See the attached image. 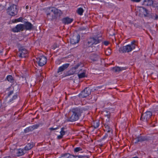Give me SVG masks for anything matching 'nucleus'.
<instances>
[{
    "mask_svg": "<svg viewBox=\"0 0 158 158\" xmlns=\"http://www.w3.org/2000/svg\"><path fill=\"white\" fill-rule=\"evenodd\" d=\"M84 109L80 107L72 109L70 110L69 114L71 116L67 119L68 121L74 122L77 120L83 113Z\"/></svg>",
    "mask_w": 158,
    "mask_h": 158,
    "instance_id": "1",
    "label": "nucleus"
},
{
    "mask_svg": "<svg viewBox=\"0 0 158 158\" xmlns=\"http://www.w3.org/2000/svg\"><path fill=\"white\" fill-rule=\"evenodd\" d=\"M101 36L99 35L92 37H90L87 41L83 42V48H85L91 47L92 48L94 44H96L101 42Z\"/></svg>",
    "mask_w": 158,
    "mask_h": 158,
    "instance_id": "2",
    "label": "nucleus"
},
{
    "mask_svg": "<svg viewBox=\"0 0 158 158\" xmlns=\"http://www.w3.org/2000/svg\"><path fill=\"white\" fill-rule=\"evenodd\" d=\"M19 8L15 5L12 4L10 5L7 9L8 14L11 16H14L18 13Z\"/></svg>",
    "mask_w": 158,
    "mask_h": 158,
    "instance_id": "3",
    "label": "nucleus"
},
{
    "mask_svg": "<svg viewBox=\"0 0 158 158\" xmlns=\"http://www.w3.org/2000/svg\"><path fill=\"white\" fill-rule=\"evenodd\" d=\"M152 115V114L151 111H147L142 114L140 119L143 121L147 122L148 121L151 119Z\"/></svg>",
    "mask_w": 158,
    "mask_h": 158,
    "instance_id": "4",
    "label": "nucleus"
},
{
    "mask_svg": "<svg viewBox=\"0 0 158 158\" xmlns=\"http://www.w3.org/2000/svg\"><path fill=\"white\" fill-rule=\"evenodd\" d=\"M36 62L39 66H42L47 63V58L44 56H41L36 58Z\"/></svg>",
    "mask_w": 158,
    "mask_h": 158,
    "instance_id": "5",
    "label": "nucleus"
},
{
    "mask_svg": "<svg viewBox=\"0 0 158 158\" xmlns=\"http://www.w3.org/2000/svg\"><path fill=\"white\" fill-rule=\"evenodd\" d=\"M17 55L20 58L26 57L28 55V51L23 47H21L19 49Z\"/></svg>",
    "mask_w": 158,
    "mask_h": 158,
    "instance_id": "6",
    "label": "nucleus"
},
{
    "mask_svg": "<svg viewBox=\"0 0 158 158\" xmlns=\"http://www.w3.org/2000/svg\"><path fill=\"white\" fill-rule=\"evenodd\" d=\"M134 49V48L129 44L125 46L121 47L119 49V51L123 53L129 52Z\"/></svg>",
    "mask_w": 158,
    "mask_h": 158,
    "instance_id": "7",
    "label": "nucleus"
},
{
    "mask_svg": "<svg viewBox=\"0 0 158 158\" xmlns=\"http://www.w3.org/2000/svg\"><path fill=\"white\" fill-rule=\"evenodd\" d=\"M91 93V89L88 87H86L78 95V96L80 98H84L88 96Z\"/></svg>",
    "mask_w": 158,
    "mask_h": 158,
    "instance_id": "8",
    "label": "nucleus"
},
{
    "mask_svg": "<svg viewBox=\"0 0 158 158\" xmlns=\"http://www.w3.org/2000/svg\"><path fill=\"white\" fill-rule=\"evenodd\" d=\"M52 11L53 12L56 19L59 18L63 14V12L60 10L54 7H51Z\"/></svg>",
    "mask_w": 158,
    "mask_h": 158,
    "instance_id": "9",
    "label": "nucleus"
},
{
    "mask_svg": "<svg viewBox=\"0 0 158 158\" xmlns=\"http://www.w3.org/2000/svg\"><path fill=\"white\" fill-rule=\"evenodd\" d=\"M99 59V56L96 53L91 54L89 56L90 62L91 63L97 61H98Z\"/></svg>",
    "mask_w": 158,
    "mask_h": 158,
    "instance_id": "10",
    "label": "nucleus"
},
{
    "mask_svg": "<svg viewBox=\"0 0 158 158\" xmlns=\"http://www.w3.org/2000/svg\"><path fill=\"white\" fill-rule=\"evenodd\" d=\"M51 7L49 8L48 10L47 13V18L49 19L52 20L54 19H56L54 17V15L52 11Z\"/></svg>",
    "mask_w": 158,
    "mask_h": 158,
    "instance_id": "11",
    "label": "nucleus"
},
{
    "mask_svg": "<svg viewBox=\"0 0 158 158\" xmlns=\"http://www.w3.org/2000/svg\"><path fill=\"white\" fill-rule=\"evenodd\" d=\"M24 24H23L18 25L15 27L13 28L12 29V31L14 32L23 31L24 29Z\"/></svg>",
    "mask_w": 158,
    "mask_h": 158,
    "instance_id": "12",
    "label": "nucleus"
},
{
    "mask_svg": "<svg viewBox=\"0 0 158 158\" xmlns=\"http://www.w3.org/2000/svg\"><path fill=\"white\" fill-rule=\"evenodd\" d=\"M80 39L79 35H78L76 36H73L70 39V43L71 44H75L79 41Z\"/></svg>",
    "mask_w": 158,
    "mask_h": 158,
    "instance_id": "13",
    "label": "nucleus"
},
{
    "mask_svg": "<svg viewBox=\"0 0 158 158\" xmlns=\"http://www.w3.org/2000/svg\"><path fill=\"white\" fill-rule=\"evenodd\" d=\"M144 4L148 6L152 5L154 7H156L157 9H158V6H157V4L153 3L152 0H144L143 1Z\"/></svg>",
    "mask_w": 158,
    "mask_h": 158,
    "instance_id": "14",
    "label": "nucleus"
},
{
    "mask_svg": "<svg viewBox=\"0 0 158 158\" xmlns=\"http://www.w3.org/2000/svg\"><path fill=\"white\" fill-rule=\"evenodd\" d=\"M139 10L140 15H143L145 17L147 16L149 14L148 10L144 7H140Z\"/></svg>",
    "mask_w": 158,
    "mask_h": 158,
    "instance_id": "15",
    "label": "nucleus"
},
{
    "mask_svg": "<svg viewBox=\"0 0 158 158\" xmlns=\"http://www.w3.org/2000/svg\"><path fill=\"white\" fill-rule=\"evenodd\" d=\"M69 64L67 63L63 65L62 66L59 67L58 69L57 73H59L60 72L63 71L66 69L69 66Z\"/></svg>",
    "mask_w": 158,
    "mask_h": 158,
    "instance_id": "16",
    "label": "nucleus"
},
{
    "mask_svg": "<svg viewBox=\"0 0 158 158\" xmlns=\"http://www.w3.org/2000/svg\"><path fill=\"white\" fill-rule=\"evenodd\" d=\"M24 25V28L26 30H31L33 28V25L28 22H26Z\"/></svg>",
    "mask_w": 158,
    "mask_h": 158,
    "instance_id": "17",
    "label": "nucleus"
},
{
    "mask_svg": "<svg viewBox=\"0 0 158 158\" xmlns=\"http://www.w3.org/2000/svg\"><path fill=\"white\" fill-rule=\"evenodd\" d=\"M138 137V141L139 142H142L144 141H148L150 139L149 137L145 136H141L139 135L137 136Z\"/></svg>",
    "mask_w": 158,
    "mask_h": 158,
    "instance_id": "18",
    "label": "nucleus"
},
{
    "mask_svg": "<svg viewBox=\"0 0 158 158\" xmlns=\"http://www.w3.org/2000/svg\"><path fill=\"white\" fill-rule=\"evenodd\" d=\"M73 19L69 17H66L62 19V21L65 24L70 23L73 21Z\"/></svg>",
    "mask_w": 158,
    "mask_h": 158,
    "instance_id": "19",
    "label": "nucleus"
},
{
    "mask_svg": "<svg viewBox=\"0 0 158 158\" xmlns=\"http://www.w3.org/2000/svg\"><path fill=\"white\" fill-rule=\"evenodd\" d=\"M74 156L69 153H65L62 154L59 158H73Z\"/></svg>",
    "mask_w": 158,
    "mask_h": 158,
    "instance_id": "20",
    "label": "nucleus"
},
{
    "mask_svg": "<svg viewBox=\"0 0 158 158\" xmlns=\"http://www.w3.org/2000/svg\"><path fill=\"white\" fill-rule=\"evenodd\" d=\"M127 69L126 67H116L113 68V70L115 72H120L121 71L126 70Z\"/></svg>",
    "mask_w": 158,
    "mask_h": 158,
    "instance_id": "21",
    "label": "nucleus"
},
{
    "mask_svg": "<svg viewBox=\"0 0 158 158\" xmlns=\"http://www.w3.org/2000/svg\"><path fill=\"white\" fill-rule=\"evenodd\" d=\"M103 114L107 118L106 120L107 122H109V119L110 116V112L109 111H104L103 112Z\"/></svg>",
    "mask_w": 158,
    "mask_h": 158,
    "instance_id": "22",
    "label": "nucleus"
},
{
    "mask_svg": "<svg viewBox=\"0 0 158 158\" xmlns=\"http://www.w3.org/2000/svg\"><path fill=\"white\" fill-rule=\"evenodd\" d=\"M34 145L35 144L33 143H28L25 147L24 149L27 151L29 150L32 148Z\"/></svg>",
    "mask_w": 158,
    "mask_h": 158,
    "instance_id": "23",
    "label": "nucleus"
},
{
    "mask_svg": "<svg viewBox=\"0 0 158 158\" xmlns=\"http://www.w3.org/2000/svg\"><path fill=\"white\" fill-rule=\"evenodd\" d=\"M104 126L105 127L104 130L105 131H106L107 133H110L111 132V134L112 133V129L110 127L108 124H105L104 125Z\"/></svg>",
    "mask_w": 158,
    "mask_h": 158,
    "instance_id": "24",
    "label": "nucleus"
},
{
    "mask_svg": "<svg viewBox=\"0 0 158 158\" xmlns=\"http://www.w3.org/2000/svg\"><path fill=\"white\" fill-rule=\"evenodd\" d=\"M99 121L97 120L93 122L92 126H93L94 128L96 129L98 127L99 125Z\"/></svg>",
    "mask_w": 158,
    "mask_h": 158,
    "instance_id": "25",
    "label": "nucleus"
},
{
    "mask_svg": "<svg viewBox=\"0 0 158 158\" xmlns=\"http://www.w3.org/2000/svg\"><path fill=\"white\" fill-rule=\"evenodd\" d=\"M23 149H19L16 153L17 156H22L24 154V152Z\"/></svg>",
    "mask_w": 158,
    "mask_h": 158,
    "instance_id": "26",
    "label": "nucleus"
},
{
    "mask_svg": "<svg viewBox=\"0 0 158 158\" xmlns=\"http://www.w3.org/2000/svg\"><path fill=\"white\" fill-rule=\"evenodd\" d=\"M6 79L8 81L11 83H13L14 81V80L13 77L11 75H8L6 77Z\"/></svg>",
    "mask_w": 158,
    "mask_h": 158,
    "instance_id": "27",
    "label": "nucleus"
},
{
    "mask_svg": "<svg viewBox=\"0 0 158 158\" xmlns=\"http://www.w3.org/2000/svg\"><path fill=\"white\" fill-rule=\"evenodd\" d=\"M18 96L17 93H15L13 96L12 98L10 99L9 102H14L13 101L17 98Z\"/></svg>",
    "mask_w": 158,
    "mask_h": 158,
    "instance_id": "28",
    "label": "nucleus"
},
{
    "mask_svg": "<svg viewBox=\"0 0 158 158\" xmlns=\"http://www.w3.org/2000/svg\"><path fill=\"white\" fill-rule=\"evenodd\" d=\"M84 10L82 8H78L77 11V13L80 15H81L84 12Z\"/></svg>",
    "mask_w": 158,
    "mask_h": 158,
    "instance_id": "29",
    "label": "nucleus"
},
{
    "mask_svg": "<svg viewBox=\"0 0 158 158\" xmlns=\"http://www.w3.org/2000/svg\"><path fill=\"white\" fill-rule=\"evenodd\" d=\"M105 53L106 55L109 56L111 53V50L109 48H108L105 51Z\"/></svg>",
    "mask_w": 158,
    "mask_h": 158,
    "instance_id": "30",
    "label": "nucleus"
},
{
    "mask_svg": "<svg viewBox=\"0 0 158 158\" xmlns=\"http://www.w3.org/2000/svg\"><path fill=\"white\" fill-rule=\"evenodd\" d=\"M134 49L135 48V47L137 46V44H136V41L135 40L132 41L131 44H129Z\"/></svg>",
    "mask_w": 158,
    "mask_h": 158,
    "instance_id": "31",
    "label": "nucleus"
},
{
    "mask_svg": "<svg viewBox=\"0 0 158 158\" xmlns=\"http://www.w3.org/2000/svg\"><path fill=\"white\" fill-rule=\"evenodd\" d=\"M33 130V128H32V126H31L29 127L28 128H26L24 130V131L25 132H27L32 131Z\"/></svg>",
    "mask_w": 158,
    "mask_h": 158,
    "instance_id": "32",
    "label": "nucleus"
},
{
    "mask_svg": "<svg viewBox=\"0 0 158 158\" xmlns=\"http://www.w3.org/2000/svg\"><path fill=\"white\" fill-rule=\"evenodd\" d=\"M33 130V128H32V126H31L29 127L28 128H26L24 130V131L25 132H27L32 131Z\"/></svg>",
    "mask_w": 158,
    "mask_h": 158,
    "instance_id": "33",
    "label": "nucleus"
},
{
    "mask_svg": "<svg viewBox=\"0 0 158 158\" xmlns=\"http://www.w3.org/2000/svg\"><path fill=\"white\" fill-rule=\"evenodd\" d=\"M14 94V90H10L9 91L7 94V97H10Z\"/></svg>",
    "mask_w": 158,
    "mask_h": 158,
    "instance_id": "34",
    "label": "nucleus"
},
{
    "mask_svg": "<svg viewBox=\"0 0 158 158\" xmlns=\"http://www.w3.org/2000/svg\"><path fill=\"white\" fill-rule=\"evenodd\" d=\"M85 73L83 72L82 73H81L80 74H78V76L79 78H81L83 77H85Z\"/></svg>",
    "mask_w": 158,
    "mask_h": 158,
    "instance_id": "35",
    "label": "nucleus"
},
{
    "mask_svg": "<svg viewBox=\"0 0 158 158\" xmlns=\"http://www.w3.org/2000/svg\"><path fill=\"white\" fill-rule=\"evenodd\" d=\"M65 128L64 127H62L61 128V130L60 132V134L61 135H62L63 136L64 135L65 133V131H64Z\"/></svg>",
    "mask_w": 158,
    "mask_h": 158,
    "instance_id": "36",
    "label": "nucleus"
},
{
    "mask_svg": "<svg viewBox=\"0 0 158 158\" xmlns=\"http://www.w3.org/2000/svg\"><path fill=\"white\" fill-rule=\"evenodd\" d=\"M82 150V148L80 147H77L74 149V151L75 152H77Z\"/></svg>",
    "mask_w": 158,
    "mask_h": 158,
    "instance_id": "37",
    "label": "nucleus"
},
{
    "mask_svg": "<svg viewBox=\"0 0 158 158\" xmlns=\"http://www.w3.org/2000/svg\"><path fill=\"white\" fill-rule=\"evenodd\" d=\"M22 20H23V18L22 17H20L17 19H15V22L16 23L17 22H22Z\"/></svg>",
    "mask_w": 158,
    "mask_h": 158,
    "instance_id": "38",
    "label": "nucleus"
},
{
    "mask_svg": "<svg viewBox=\"0 0 158 158\" xmlns=\"http://www.w3.org/2000/svg\"><path fill=\"white\" fill-rule=\"evenodd\" d=\"M40 124H35L34 125L32 126V128H33V130L37 128L40 126Z\"/></svg>",
    "mask_w": 158,
    "mask_h": 158,
    "instance_id": "39",
    "label": "nucleus"
},
{
    "mask_svg": "<svg viewBox=\"0 0 158 158\" xmlns=\"http://www.w3.org/2000/svg\"><path fill=\"white\" fill-rule=\"evenodd\" d=\"M132 140L135 143H137L139 142V141H138L137 136L135 138H133Z\"/></svg>",
    "mask_w": 158,
    "mask_h": 158,
    "instance_id": "40",
    "label": "nucleus"
},
{
    "mask_svg": "<svg viewBox=\"0 0 158 158\" xmlns=\"http://www.w3.org/2000/svg\"><path fill=\"white\" fill-rule=\"evenodd\" d=\"M86 29V28L84 27H80L79 28V31L85 30Z\"/></svg>",
    "mask_w": 158,
    "mask_h": 158,
    "instance_id": "41",
    "label": "nucleus"
},
{
    "mask_svg": "<svg viewBox=\"0 0 158 158\" xmlns=\"http://www.w3.org/2000/svg\"><path fill=\"white\" fill-rule=\"evenodd\" d=\"M80 66V64H78L76 65L74 67H73V68L74 69H76L78 68Z\"/></svg>",
    "mask_w": 158,
    "mask_h": 158,
    "instance_id": "42",
    "label": "nucleus"
},
{
    "mask_svg": "<svg viewBox=\"0 0 158 158\" xmlns=\"http://www.w3.org/2000/svg\"><path fill=\"white\" fill-rule=\"evenodd\" d=\"M74 157H78L77 158H83V157H85L86 156H81V155H80V156H74Z\"/></svg>",
    "mask_w": 158,
    "mask_h": 158,
    "instance_id": "43",
    "label": "nucleus"
},
{
    "mask_svg": "<svg viewBox=\"0 0 158 158\" xmlns=\"http://www.w3.org/2000/svg\"><path fill=\"white\" fill-rule=\"evenodd\" d=\"M58 128H59V127H56V128L51 127V128H49V129L50 131H52L53 130H57V129H58Z\"/></svg>",
    "mask_w": 158,
    "mask_h": 158,
    "instance_id": "44",
    "label": "nucleus"
},
{
    "mask_svg": "<svg viewBox=\"0 0 158 158\" xmlns=\"http://www.w3.org/2000/svg\"><path fill=\"white\" fill-rule=\"evenodd\" d=\"M63 137V136L62 135H61V134L60 135H59L57 137V138L58 139H61Z\"/></svg>",
    "mask_w": 158,
    "mask_h": 158,
    "instance_id": "45",
    "label": "nucleus"
},
{
    "mask_svg": "<svg viewBox=\"0 0 158 158\" xmlns=\"http://www.w3.org/2000/svg\"><path fill=\"white\" fill-rule=\"evenodd\" d=\"M109 42L107 41H105L103 42V44L105 45H107L109 44Z\"/></svg>",
    "mask_w": 158,
    "mask_h": 158,
    "instance_id": "46",
    "label": "nucleus"
},
{
    "mask_svg": "<svg viewBox=\"0 0 158 158\" xmlns=\"http://www.w3.org/2000/svg\"><path fill=\"white\" fill-rule=\"evenodd\" d=\"M71 70H70L69 72V75H73L74 74V72H73V71L72 72H71Z\"/></svg>",
    "mask_w": 158,
    "mask_h": 158,
    "instance_id": "47",
    "label": "nucleus"
},
{
    "mask_svg": "<svg viewBox=\"0 0 158 158\" xmlns=\"http://www.w3.org/2000/svg\"><path fill=\"white\" fill-rule=\"evenodd\" d=\"M102 86H97L96 87L95 89H94L95 90H98V89H101L102 87Z\"/></svg>",
    "mask_w": 158,
    "mask_h": 158,
    "instance_id": "48",
    "label": "nucleus"
},
{
    "mask_svg": "<svg viewBox=\"0 0 158 158\" xmlns=\"http://www.w3.org/2000/svg\"><path fill=\"white\" fill-rule=\"evenodd\" d=\"M108 136V135L107 134H106V135H105V136L103 137L102 138V140H103V139H105V138H106Z\"/></svg>",
    "mask_w": 158,
    "mask_h": 158,
    "instance_id": "49",
    "label": "nucleus"
},
{
    "mask_svg": "<svg viewBox=\"0 0 158 158\" xmlns=\"http://www.w3.org/2000/svg\"><path fill=\"white\" fill-rule=\"evenodd\" d=\"M133 2H139L141 0H131Z\"/></svg>",
    "mask_w": 158,
    "mask_h": 158,
    "instance_id": "50",
    "label": "nucleus"
},
{
    "mask_svg": "<svg viewBox=\"0 0 158 158\" xmlns=\"http://www.w3.org/2000/svg\"><path fill=\"white\" fill-rule=\"evenodd\" d=\"M154 19L156 20L158 19V15H156H156Z\"/></svg>",
    "mask_w": 158,
    "mask_h": 158,
    "instance_id": "51",
    "label": "nucleus"
},
{
    "mask_svg": "<svg viewBox=\"0 0 158 158\" xmlns=\"http://www.w3.org/2000/svg\"><path fill=\"white\" fill-rule=\"evenodd\" d=\"M3 158H11L10 156H7L4 157Z\"/></svg>",
    "mask_w": 158,
    "mask_h": 158,
    "instance_id": "52",
    "label": "nucleus"
},
{
    "mask_svg": "<svg viewBox=\"0 0 158 158\" xmlns=\"http://www.w3.org/2000/svg\"><path fill=\"white\" fill-rule=\"evenodd\" d=\"M28 8H29L28 6L27 5V6H26V9H28Z\"/></svg>",
    "mask_w": 158,
    "mask_h": 158,
    "instance_id": "53",
    "label": "nucleus"
},
{
    "mask_svg": "<svg viewBox=\"0 0 158 158\" xmlns=\"http://www.w3.org/2000/svg\"><path fill=\"white\" fill-rule=\"evenodd\" d=\"M97 50V49H94L93 50H92V51H91V52L96 51Z\"/></svg>",
    "mask_w": 158,
    "mask_h": 158,
    "instance_id": "54",
    "label": "nucleus"
},
{
    "mask_svg": "<svg viewBox=\"0 0 158 158\" xmlns=\"http://www.w3.org/2000/svg\"><path fill=\"white\" fill-rule=\"evenodd\" d=\"M132 158H139L137 156H135V157H133Z\"/></svg>",
    "mask_w": 158,
    "mask_h": 158,
    "instance_id": "55",
    "label": "nucleus"
},
{
    "mask_svg": "<svg viewBox=\"0 0 158 158\" xmlns=\"http://www.w3.org/2000/svg\"><path fill=\"white\" fill-rule=\"evenodd\" d=\"M2 106V104L0 102V108Z\"/></svg>",
    "mask_w": 158,
    "mask_h": 158,
    "instance_id": "56",
    "label": "nucleus"
}]
</instances>
